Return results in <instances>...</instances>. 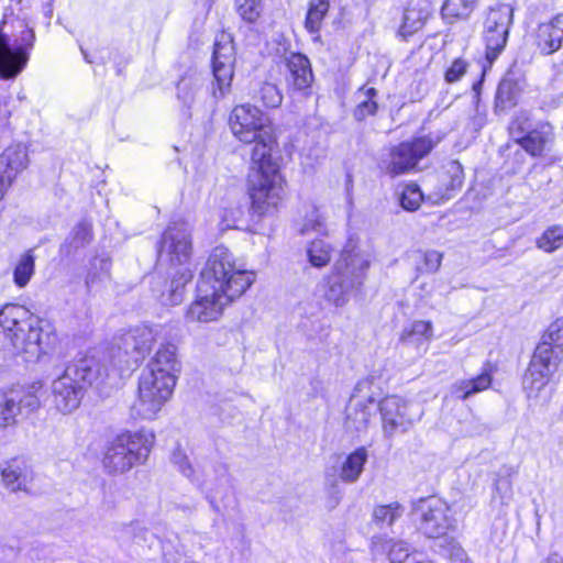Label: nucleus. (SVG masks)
<instances>
[{
    "label": "nucleus",
    "mask_w": 563,
    "mask_h": 563,
    "mask_svg": "<svg viewBox=\"0 0 563 563\" xmlns=\"http://www.w3.org/2000/svg\"><path fill=\"white\" fill-rule=\"evenodd\" d=\"M232 134L252 150L253 173L250 175L252 210L258 216L273 213L284 199L283 177L272 158L275 143L271 118L250 103L235 106L229 118Z\"/></svg>",
    "instance_id": "obj_1"
},
{
    "label": "nucleus",
    "mask_w": 563,
    "mask_h": 563,
    "mask_svg": "<svg viewBox=\"0 0 563 563\" xmlns=\"http://www.w3.org/2000/svg\"><path fill=\"white\" fill-rule=\"evenodd\" d=\"M254 271L236 258L228 247L216 246L201 274L196 300L188 307V322H211L224 307L240 298L255 282Z\"/></svg>",
    "instance_id": "obj_2"
},
{
    "label": "nucleus",
    "mask_w": 563,
    "mask_h": 563,
    "mask_svg": "<svg viewBox=\"0 0 563 563\" xmlns=\"http://www.w3.org/2000/svg\"><path fill=\"white\" fill-rule=\"evenodd\" d=\"M51 341V334L43 331L42 320L25 306L5 303L0 308V372L16 356L27 363L40 361Z\"/></svg>",
    "instance_id": "obj_3"
},
{
    "label": "nucleus",
    "mask_w": 563,
    "mask_h": 563,
    "mask_svg": "<svg viewBox=\"0 0 563 563\" xmlns=\"http://www.w3.org/2000/svg\"><path fill=\"white\" fill-rule=\"evenodd\" d=\"M372 254L357 241L349 240L340 257L322 282L324 301L334 308L345 307L365 283Z\"/></svg>",
    "instance_id": "obj_4"
},
{
    "label": "nucleus",
    "mask_w": 563,
    "mask_h": 563,
    "mask_svg": "<svg viewBox=\"0 0 563 563\" xmlns=\"http://www.w3.org/2000/svg\"><path fill=\"white\" fill-rule=\"evenodd\" d=\"M158 256L161 261L181 267V271L172 278L168 290L162 292L159 297L162 305L177 306L184 299L185 286L194 276L192 236L188 223L173 222L167 227L161 238Z\"/></svg>",
    "instance_id": "obj_5"
},
{
    "label": "nucleus",
    "mask_w": 563,
    "mask_h": 563,
    "mask_svg": "<svg viewBox=\"0 0 563 563\" xmlns=\"http://www.w3.org/2000/svg\"><path fill=\"white\" fill-rule=\"evenodd\" d=\"M155 435L151 430L123 431L108 442L102 465L107 473L123 474L132 467L143 464L154 444Z\"/></svg>",
    "instance_id": "obj_6"
},
{
    "label": "nucleus",
    "mask_w": 563,
    "mask_h": 563,
    "mask_svg": "<svg viewBox=\"0 0 563 563\" xmlns=\"http://www.w3.org/2000/svg\"><path fill=\"white\" fill-rule=\"evenodd\" d=\"M92 377L91 360L81 358L68 364L52 380L49 396L53 407L63 415L74 412L79 408Z\"/></svg>",
    "instance_id": "obj_7"
},
{
    "label": "nucleus",
    "mask_w": 563,
    "mask_h": 563,
    "mask_svg": "<svg viewBox=\"0 0 563 563\" xmlns=\"http://www.w3.org/2000/svg\"><path fill=\"white\" fill-rule=\"evenodd\" d=\"M15 27L19 29V34H13V44L10 43V37L4 29L8 22H4L3 27H0V78L14 79L26 67L29 62V51L33 46L35 35L33 29L21 19H16Z\"/></svg>",
    "instance_id": "obj_8"
},
{
    "label": "nucleus",
    "mask_w": 563,
    "mask_h": 563,
    "mask_svg": "<svg viewBox=\"0 0 563 563\" xmlns=\"http://www.w3.org/2000/svg\"><path fill=\"white\" fill-rule=\"evenodd\" d=\"M176 385L164 378L141 373L137 397L130 407L133 419L155 420L170 400Z\"/></svg>",
    "instance_id": "obj_9"
},
{
    "label": "nucleus",
    "mask_w": 563,
    "mask_h": 563,
    "mask_svg": "<svg viewBox=\"0 0 563 563\" xmlns=\"http://www.w3.org/2000/svg\"><path fill=\"white\" fill-rule=\"evenodd\" d=\"M442 140L440 134H429L405 141L389 150L382 161V169L395 177L412 170Z\"/></svg>",
    "instance_id": "obj_10"
},
{
    "label": "nucleus",
    "mask_w": 563,
    "mask_h": 563,
    "mask_svg": "<svg viewBox=\"0 0 563 563\" xmlns=\"http://www.w3.org/2000/svg\"><path fill=\"white\" fill-rule=\"evenodd\" d=\"M412 510L418 530L428 538H443L455 527L453 512L441 498H421L413 504Z\"/></svg>",
    "instance_id": "obj_11"
},
{
    "label": "nucleus",
    "mask_w": 563,
    "mask_h": 563,
    "mask_svg": "<svg viewBox=\"0 0 563 563\" xmlns=\"http://www.w3.org/2000/svg\"><path fill=\"white\" fill-rule=\"evenodd\" d=\"M549 355L545 347L536 349L523 375V391L527 398L536 405H543L550 400L551 389L549 384L562 365Z\"/></svg>",
    "instance_id": "obj_12"
},
{
    "label": "nucleus",
    "mask_w": 563,
    "mask_h": 563,
    "mask_svg": "<svg viewBox=\"0 0 563 563\" xmlns=\"http://www.w3.org/2000/svg\"><path fill=\"white\" fill-rule=\"evenodd\" d=\"M514 19V8L498 3L489 9L484 23L486 59L492 64L504 51Z\"/></svg>",
    "instance_id": "obj_13"
},
{
    "label": "nucleus",
    "mask_w": 563,
    "mask_h": 563,
    "mask_svg": "<svg viewBox=\"0 0 563 563\" xmlns=\"http://www.w3.org/2000/svg\"><path fill=\"white\" fill-rule=\"evenodd\" d=\"M378 411V400L373 393V382L361 380L346 407L345 427L349 430L361 432L367 429Z\"/></svg>",
    "instance_id": "obj_14"
},
{
    "label": "nucleus",
    "mask_w": 563,
    "mask_h": 563,
    "mask_svg": "<svg viewBox=\"0 0 563 563\" xmlns=\"http://www.w3.org/2000/svg\"><path fill=\"white\" fill-rule=\"evenodd\" d=\"M235 52L230 36L222 33L216 41L212 54V73L217 88L212 90V103L231 91L234 76Z\"/></svg>",
    "instance_id": "obj_15"
},
{
    "label": "nucleus",
    "mask_w": 563,
    "mask_h": 563,
    "mask_svg": "<svg viewBox=\"0 0 563 563\" xmlns=\"http://www.w3.org/2000/svg\"><path fill=\"white\" fill-rule=\"evenodd\" d=\"M165 328L161 324H139L131 328L120 339L119 349H123L125 355H130L134 364L152 351L154 343L163 340Z\"/></svg>",
    "instance_id": "obj_16"
},
{
    "label": "nucleus",
    "mask_w": 563,
    "mask_h": 563,
    "mask_svg": "<svg viewBox=\"0 0 563 563\" xmlns=\"http://www.w3.org/2000/svg\"><path fill=\"white\" fill-rule=\"evenodd\" d=\"M383 428L386 435L390 437L397 431H406L417 418L412 413V405L398 396H388L378 402Z\"/></svg>",
    "instance_id": "obj_17"
},
{
    "label": "nucleus",
    "mask_w": 563,
    "mask_h": 563,
    "mask_svg": "<svg viewBox=\"0 0 563 563\" xmlns=\"http://www.w3.org/2000/svg\"><path fill=\"white\" fill-rule=\"evenodd\" d=\"M367 459V450L364 446L357 448L345 456L339 468L334 466L325 468V484L338 492L340 481L345 484L356 483L364 471Z\"/></svg>",
    "instance_id": "obj_18"
},
{
    "label": "nucleus",
    "mask_w": 563,
    "mask_h": 563,
    "mask_svg": "<svg viewBox=\"0 0 563 563\" xmlns=\"http://www.w3.org/2000/svg\"><path fill=\"white\" fill-rule=\"evenodd\" d=\"M205 97L208 98L211 107L216 104L212 103V95L209 96L203 89V80L200 76H184L179 80L177 85V98L181 103L185 115L191 117L194 113L202 111L207 104Z\"/></svg>",
    "instance_id": "obj_19"
},
{
    "label": "nucleus",
    "mask_w": 563,
    "mask_h": 563,
    "mask_svg": "<svg viewBox=\"0 0 563 563\" xmlns=\"http://www.w3.org/2000/svg\"><path fill=\"white\" fill-rule=\"evenodd\" d=\"M142 372L176 385L181 372V363L177 355L176 345L169 342L162 343Z\"/></svg>",
    "instance_id": "obj_20"
},
{
    "label": "nucleus",
    "mask_w": 563,
    "mask_h": 563,
    "mask_svg": "<svg viewBox=\"0 0 563 563\" xmlns=\"http://www.w3.org/2000/svg\"><path fill=\"white\" fill-rule=\"evenodd\" d=\"M433 340V324L428 320H413L401 329L399 342L418 354L427 353Z\"/></svg>",
    "instance_id": "obj_21"
},
{
    "label": "nucleus",
    "mask_w": 563,
    "mask_h": 563,
    "mask_svg": "<svg viewBox=\"0 0 563 563\" xmlns=\"http://www.w3.org/2000/svg\"><path fill=\"white\" fill-rule=\"evenodd\" d=\"M1 477L4 486L11 492L29 490L33 481L31 465L22 457H15L1 466Z\"/></svg>",
    "instance_id": "obj_22"
},
{
    "label": "nucleus",
    "mask_w": 563,
    "mask_h": 563,
    "mask_svg": "<svg viewBox=\"0 0 563 563\" xmlns=\"http://www.w3.org/2000/svg\"><path fill=\"white\" fill-rule=\"evenodd\" d=\"M440 181L439 188L432 195H429V199L433 203H441L451 199L453 194L461 189L464 181L462 165L457 161L449 162L440 175Z\"/></svg>",
    "instance_id": "obj_23"
},
{
    "label": "nucleus",
    "mask_w": 563,
    "mask_h": 563,
    "mask_svg": "<svg viewBox=\"0 0 563 563\" xmlns=\"http://www.w3.org/2000/svg\"><path fill=\"white\" fill-rule=\"evenodd\" d=\"M287 68L289 71L288 85L296 90L306 92L313 80L309 59L302 54L292 53L287 58Z\"/></svg>",
    "instance_id": "obj_24"
},
{
    "label": "nucleus",
    "mask_w": 563,
    "mask_h": 563,
    "mask_svg": "<svg viewBox=\"0 0 563 563\" xmlns=\"http://www.w3.org/2000/svg\"><path fill=\"white\" fill-rule=\"evenodd\" d=\"M563 44V14H558L538 30V46L544 54L556 52Z\"/></svg>",
    "instance_id": "obj_25"
},
{
    "label": "nucleus",
    "mask_w": 563,
    "mask_h": 563,
    "mask_svg": "<svg viewBox=\"0 0 563 563\" xmlns=\"http://www.w3.org/2000/svg\"><path fill=\"white\" fill-rule=\"evenodd\" d=\"M29 164L26 146L18 143L7 147L0 155V172L11 181Z\"/></svg>",
    "instance_id": "obj_26"
},
{
    "label": "nucleus",
    "mask_w": 563,
    "mask_h": 563,
    "mask_svg": "<svg viewBox=\"0 0 563 563\" xmlns=\"http://www.w3.org/2000/svg\"><path fill=\"white\" fill-rule=\"evenodd\" d=\"M429 15V5L426 0H411L404 12L399 35L404 38L419 31Z\"/></svg>",
    "instance_id": "obj_27"
},
{
    "label": "nucleus",
    "mask_w": 563,
    "mask_h": 563,
    "mask_svg": "<svg viewBox=\"0 0 563 563\" xmlns=\"http://www.w3.org/2000/svg\"><path fill=\"white\" fill-rule=\"evenodd\" d=\"M43 388L41 383H32L20 389H12L9 395L14 400L19 415H30L41 406L40 393Z\"/></svg>",
    "instance_id": "obj_28"
},
{
    "label": "nucleus",
    "mask_w": 563,
    "mask_h": 563,
    "mask_svg": "<svg viewBox=\"0 0 563 563\" xmlns=\"http://www.w3.org/2000/svg\"><path fill=\"white\" fill-rule=\"evenodd\" d=\"M552 139V126L549 123H541L537 129L518 139V143L532 156H539Z\"/></svg>",
    "instance_id": "obj_29"
},
{
    "label": "nucleus",
    "mask_w": 563,
    "mask_h": 563,
    "mask_svg": "<svg viewBox=\"0 0 563 563\" xmlns=\"http://www.w3.org/2000/svg\"><path fill=\"white\" fill-rule=\"evenodd\" d=\"M545 347L551 358L561 363L563 362V318L553 321L542 336L541 342L536 349Z\"/></svg>",
    "instance_id": "obj_30"
},
{
    "label": "nucleus",
    "mask_w": 563,
    "mask_h": 563,
    "mask_svg": "<svg viewBox=\"0 0 563 563\" xmlns=\"http://www.w3.org/2000/svg\"><path fill=\"white\" fill-rule=\"evenodd\" d=\"M477 1L478 0H445L441 8L442 18L449 23L466 20L475 10Z\"/></svg>",
    "instance_id": "obj_31"
},
{
    "label": "nucleus",
    "mask_w": 563,
    "mask_h": 563,
    "mask_svg": "<svg viewBox=\"0 0 563 563\" xmlns=\"http://www.w3.org/2000/svg\"><path fill=\"white\" fill-rule=\"evenodd\" d=\"M329 0H311L308 5V11L305 21L306 30L314 35L313 40H319V31L321 30L323 19L329 11Z\"/></svg>",
    "instance_id": "obj_32"
},
{
    "label": "nucleus",
    "mask_w": 563,
    "mask_h": 563,
    "mask_svg": "<svg viewBox=\"0 0 563 563\" xmlns=\"http://www.w3.org/2000/svg\"><path fill=\"white\" fill-rule=\"evenodd\" d=\"M377 90L375 88L361 87L356 93L355 98L357 100V106L354 109V118L358 121L365 120L368 115H374L377 111Z\"/></svg>",
    "instance_id": "obj_33"
},
{
    "label": "nucleus",
    "mask_w": 563,
    "mask_h": 563,
    "mask_svg": "<svg viewBox=\"0 0 563 563\" xmlns=\"http://www.w3.org/2000/svg\"><path fill=\"white\" fill-rule=\"evenodd\" d=\"M492 384V377L487 372L482 373L475 378L457 382L452 387V394L461 399L487 389Z\"/></svg>",
    "instance_id": "obj_34"
},
{
    "label": "nucleus",
    "mask_w": 563,
    "mask_h": 563,
    "mask_svg": "<svg viewBox=\"0 0 563 563\" xmlns=\"http://www.w3.org/2000/svg\"><path fill=\"white\" fill-rule=\"evenodd\" d=\"M333 254V246L322 239L313 240L307 246V256L309 263L317 268L327 266Z\"/></svg>",
    "instance_id": "obj_35"
},
{
    "label": "nucleus",
    "mask_w": 563,
    "mask_h": 563,
    "mask_svg": "<svg viewBox=\"0 0 563 563\" xmlns=\"http://www.w3.org/2000/svg\"><path fill=\"white\" fill-rule=\"evenodd\" d=\"M35 272V257L32 251H27L20 256L14 269H13V282L19 288L25 287Z\"/></svg>",
    "instance_id": "obj_36"
},
{
    "label": "nucleus",
    "mask_w": 563,
    "mask_h": 563,
    "mask_svg": "<svg viewBox=\"0 0 563 563\" xmlns=\"http://www.w3.org/2000/svg\"><path fill=\"white\" fill-rule=\"evenodd\" d=\"M404 514V507L395 501L388 505H378L373 510V520L376 525L391 526L394 522L399 519Z\"/></svg>",
    "instance_id": "obj_37"
},
{
    "label": "nucleus",
    "mask_w": 563,
    "mask_h": 563,
    "mask_svg": "<svg viewBox=\"0 0 563 563\" xmlns=\"http://www.w3.org/2000/svg\"><path fill=\"white\" fill-rule=\"evenodd\" d=\"M537 247L552 253L563 246V227L551 225L537 239Z\"/></svg>",
    "instance_id": "obj_38"
},
{
    "label": "nucleus",
    "mask_w": 563,
    "mask_h": 563,
    "mask_svg": "<svg viewBox=\"0 0 563 563\" xmlns=\"http://www.w3.org/2000/svg\"><path fill=\"white\" fill-rule=\"evenodd\" d=\"M514 496L512 481L509 470H503L497 474L495 481L493 499L498 500L500 505H509Z\"/></svg>",
    "instance_id": "obj_39"
},
{
    "label": "nucleus",
    "mask_w": 563,
    "mask_h": 563,
    "mask_svg": "<svg viewBox=\"0 0 563 563\" xmlns=\"http://www.w3.org/2000/svg\"><path fill=\"white\" fill-rule=\"evenodd\" d=\"M253 98L267 108H277L282 104L283 96L278 87L272 82H261L253 92Z\"/></svg>",
    "instance_id": "obj_40"
},
{
    "label": "nucleus",
    "mask_w": 563,
    "mask_h": 563,
    "mask_svg": "<svg viewBox=\"0 0 563 563\" xmlns=\"http://www.w3.org/2000/svg\"><path fill=\"white\" fill-rule=\"evenodd\" d=\"M18 409L9 391H0V430L13 426L16 422Z\"/></svg>",
    "instance_id": "obj_41"
},
{
    "label": "nucleus",
    "mask_w": 563,
    "mask_h": 563,
    "mask_svg": "<svg viewBox=\"0 0 563 563\" xmlns=\"http://www.w3.org/2000/svg\"><path fill=\"white\" fill-rule=\"evenodd\" d=\"M327 230L325 222L317 208H310L300 224L299 233L306 235L309 233H324Z\"/></svg>",
    "instance_id": "obj_42"
},
{
    "label": "nucleus",
    "mask_w": 563,
    "mask_h": 563,
    "mask_svg": "<svg viewBox=\"0 0 563 563\" xmlns=\"http://www.w3.org/2000/svg\"><path fill=\"white\" fill-rule=\"evenodd\" d=\"M170 462L185 477L192 482H198V471L191 463L188 455L181 449H176L173 451L170 455Z\"/></svg>",
    "instance_id": "obj_43"
},
{
    "label": "nucleus",
    "mask_w": 563,
    "mask_h": 563,
    "mask_svg": "<svg viewBox=\"0 0 563 563\" xmlns=\"http://www.w3.org/2000/svg\"><path fill=\"white\" fill-rule=\"evenodd\" d=\"M91 224L82 221L79 222L71 231L70 235L66 240L64 246H68L70 249H79L85 246L91 241Z\"/></svg>",
    "instance_id": "obj_44"
},
{
    "label": "nucleus",
    "mask_w": 563,
    "mask_h": 563,
    "mask_svg": "<svg viewBox=\"0 0 563 563\" xmlns=\"http://www.w3.org/2000/svg\"><path fill=\"white\" fill-rule=\"evenodd\" d=\"M424 200V196L417 184H407L400 195V205L405 210L415 211L421 202Z\"/></svg>",
    "instance_id": "obj_45"
},
{
    "label": "nucleus",
    "mask_w": 563,
    "mask_h": 563,
    "mask_svg": "<svg viewBox=\"0 0 563 563\" xmlns=\"http://www.w3.org/2000/svg\"><path fill=\"white\" fill-rule=\"evenodd\" d=\"M110 261L106 257H95L90 263V269L86 277V284L91 287L98 280L108 277L110 271Z\"/></svg>",
    "instance_id": "obj_46"
},
{
    "label": "nucleus",
    "mask_w": 563,
    "mask_h": 563,
    "mask_svg": "<svg viewBox=\"0 0 563 563\" xmlns=\"http://www.w3.org/2000/svg\"><path fill=\"white\" fill-rule=\"evenodd\" d=\"M516 87L511 80H503L496 92V107L505 110L515 104Z\"/></svg>",
    "instance_id": "obj_47"
},
{
    "label": "nucleus",
    "mask_w": 563,
    "mask_h": 563,
    "mask_svg": "<svg viewBox=\"0 0 563 563\" xmlns=\"http://www.w3.org/2000/svg\"><path fill=\"white\" fill-rule=\"evenodd\" d=\"M418 269L422 273H435L441 265L442 254L438 251H427L419 254Z\"/></svg>",
    "instance_id": "obj_48"
},
{
    "label": "nucleus",
    "mask_w": 563,
    "mask_h": 563,
    "mask_svg": "<svg viewBox=\"0 0 563 563\" xmlns=\"http://www.w3.org/2000/svg\"><path fill=\"white\" fill-rule=\"evenodd\" d=\"M241 16L249 22H254L261 14L262 0H236Z\"/></svg>",
    "instance_id": "obj_49"
},
{
    "label": "nucleus",
    "mask_w": 563,
    "mask_h": 563,
    "mask_svg": "<svg viewBox=\"0 0 563 563\" xmlns=\"http://www.w3.org/2000/svg\"><path fill=\"white\" fill-rule=\"evenodd\" d=\"M468 68V63L459 57L452 62L450 67L445 70L444 79L448 84H454L466 74Z\"/></svg>",
    "instance_id": "obj_50"
},
{
    "label": "nucleus",
    "mask_w": 563,
    "mask_h": 563,
    "mask_svg": "<svg viewBox=\"0 0 563 563\" xmlns=\"http://www.w3.org/2000/svg\"><path fill=\"white\" fill-rule=\"evenodd\" d=\"M243 217V209L239 206L225 208L221 214L220 227L221 230L235 228Z\"/></svg>",
    "instance_id": "obj_51"
},
{
    "label": "nucleus",
    "mask_w": 563,
    "mask_h": 563,
    "mask_svg": "<svg viewBox=\"0 0 563 563\" xmlns=\"http://www.w3.org/2000/svg\"><path fill=\"white\" fill-rule=\"evenodd\" d=\"M408 545L402 541H395L389 545L388 556L391 563H404L410 558Z\"/></svg>",
    "instance_id": "obj_52"
},
{
    "label": "nucleus",
    "mask_w": 563,
    "mask_h": 563,
    "mask_svg": "<svg viewBox=\"0 0 563 563\" xmlns=\"http://www.w3.org/2000/svg\"><path fill=\"white\" fill-rule=\"evenodd\" d=\"M448 556L452 563H471L466 556L465 551L455 543H451Z\"/></svg>",
    "instance_id": "obj_53"
},
{
    "label": "nucleus",
    "mask_w": 563,
    "mask_h": 563,
    "mask_svg": "<svg viewBox=\"0 0 563 563\" xmlns=\"http://www.w3.org/2000/svg\"><path fill=\"white\" fill-rule=\"evenodd\" d=\"M216 473H217V477H218L220 487L223 488L224 490L231 488L232 484H231V477H230L228 467L224 465H221L216 470Z\"/></svg>",
    "instance_id": "obj_54"
},
{
    "label": "nucleus",
    "mask_w": 563,
    "mask_h": 563,
    "mask_svg": "<svg viewBox=\"0 0 563 563\" xmlns=\"http://www.w3.org/2000/svg\"><path fill=\"white\" fill-rule=\"evenodd\" d=\"M11 117V110L8 103L0 104V133L4 131L9 125V119Z\"/></svg>",
    "instance_id": "obj_55"
},
{
    "label": "nucleus",
    "mask_w": 563,
    "mask_h": 563,
    "mask_svg": "<svg viewBox=\"0 0 563 563\" xmlns=\"http://www.w3.org/2000/svg\"><path fill=\"white\" fill-rule=\"evenodd\" d=\"M372 552L375 555L385 553V541L382 537H374L371 542Z\"/></svg>",
    "instance_id": "obj_56"
},
{
    "label": "nucleus",
    "mask_w": 563,
    "mask_h": 563,
    "mask_svg": "<svg viewBox=\"0 0 563 563\" xmlns=\"http://www.w3.org/2000/svg\"><path fill=\"white\" fill-rule=\"evenodd\" d=\"M314 152L316 153L313 155V159H311L310 154H306L305 152L301 153L302 165H305L307 167H313L314 162L317 163L319 161V158L321 157V150L317 148Z\"/></svg>",
    "instance_id": "obj_57"
},
{
    "label": "nucleus",
    "mask_w": 563,
    "mask_h": 563,
    "mask_svg": "<svg viewBox=\"0 0 563 563\" xmlns=\"http://www.w3.org/2000/svg\"><path fill=\"white\" fill-rule=\"evenodd\" d=\"M11 184L12 181L0 172V200H2Z\"/></svg>",
    "instance_id": "obj_58"
},
{
    "label": "nucleus",
    "mask_w": 563,
    "mask_h": 563,
    "mask_svg": "<svg viewBox=\"0 0 563 563\" xmlns=\"http://www.w3.org/2000/svg\"><path fill=\"white\" fill-rule=\"evenodd\" d=\"M404 563H432L428 561L422 554L420 553H412L410 558L405 560Z\"/></svg>",
    "instance_id": "obj_59"
},
{
    "label": "nucleus",
    "mask_w": 563,
    "mask_h": 563,
    "mask_svg": "<svg viewBox=\"0 0 563 563\" xmlns=\"http://www.w3.org/2000/svg\"><path fill=\"white\" fill-rule=\"evenodd\" d=\"M544 563H563V556L558 553L550 554Z\"/></svg>",
    "instance_id": "obj_60"
},
{
    "label": "nucleus",
    "mask_w": 563,
    "mask_h": 563,
    "mask_svg": "<svg viewBox=\"0 0 563 563\" xmlns=\"http://www.w3.org/2000/svg\"><path fill=\"white\" fill-rule=\"evenodd\" d=\"M510 130L512 131V133L516 131V130H520V131H523L525 128L522 126V122L520 121V119H516L512 121L511 125H510Z\"/></svg>",
    "instance_id": "obj_61"
},
{
    "label": "nucleus",
    "mask_w": 563,
    "mask_h": 563,
    "mask_svg": "<svg viewBox=\"0 0 563 563\" xmlns=\"http://www.w3.org/2000/svg\"><path fill=\"white\" fill-rule=\"evenodd\" d=\"M85 59L88 62V63H91V60L88 59V56L85 54Z\"/></svg>",
    "instance_id": "obj_62"
},
{
    "label": "nucleus",
    "mask_w": 563,
    "mask_h": 563,
    "mask_svg": "<svg viewBox=\"0 0 563 563\" xmlns=\"http://www.w3.org/2000/svg\"><path fill=\"white\" fill-rule=\"evenodd\" d=\"M128 366H130V360H125Z\"/></svg>",
    "instance_id": "obj_63"
}]
</instances>
